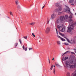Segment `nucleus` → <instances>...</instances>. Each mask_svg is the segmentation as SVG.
<instances>
[{"instance_id":"obj_1","label":"nucleus","mask_w":76,"mask_h":76,"mask_svg":"<svg viewBox=\"0 0 76 76\" xmlns=\"http://www.w3.org/2000/svg\"><path fill=\"white\" fill-rule=\"evenodd\" d=\"M68 22H69V23L70 26H69V27L68 28V29L67 30V32H69L70 34H73V33L72 32V29H73V28H74L73 25H76V22H75L73 23V21L71 19L69 20L68 21Z\"/></svg>"},{"instance_id":"obj_2","label":"nucleus","mask_w":76,"mask_h":76,"mask_svg":"<svg viewBox=\"0 0 76 76\" xmlns=\"http://www.w3.org/2000/svg\"><path fill=\"white\" fill-rule=\"evenodd\" d=\"M65 66L67 68H69V67L70 69H72V68H73V67H74L73 65H70V63H69V62L68 61H66L65 62Z\"/></svg>"},{"instance_id":"obj_3","label":"nucleus","mask_w":76,"mask_h":76,"mask_svg":"<svg viewBox=\"0 0 76 76\" xmlns=\"http://www.w3.org/2000/svg\"><path fill=\"white\" fill-rule=\"evenodd\" d=\"M70 64H74L73 66L74 68H76V63L74 59H71L69 61Z\"/></svg>"},{"instance_id":"obj_4","label":"nucleus","mask_w":76,"mask_h":76,"mask_svg":"<svg viewBox=\"0 0 76 76\" xmlns=\"http://www.w3.org/2000/svg\"><path fill=\"white\" fill-rule=\"evenodd\" d=\"M65 19V17H64V16H61L59 18V20H58L57 21V23L59 22V21H60V20H61V21H63Z\"/></svg>"},{"instance_id":"obj_5","label":"nucleus","mask_w":76,"mask_h":76,"mask_svg":"<svg viewBox=\"0 0 76 76\" xmlns=\"http://www.w3.org/2000/svg\"><path fill=\"white\" fill-rule=\"evenodd\" d=\"M55 6H56V7H58V8H60L62 7V5H61L60 3H56L55 4Z\"/></svg>"},{"instance_id":"obj_6","label":"nucleus","mask_w":76,"mask_h":76,"mask_svg":"<svg viewBox=\"0 0 76 76\" xmlns=\"http://www.w3.org/2000/svg\"><path fill=\"white\" fill-rule=\"evenodd\" d=\"M56 18V14L54 13L52 14L51 15V18L52 20L55 19Z\"/></svg>"},{"instance_id":"obj_7","label":"nucleus","mask_w":76,"mask_h":76,"mask_svg":"<svg viewBox=\"0 0 76 76\" xmlns=\"http://www.w3.org/2000/svg\"><path fill=\"white\" fill-rule=\"evenodd\" d=\"M50 27H48L46 28V30H45V32L47 34H48L49 32H50Z\"/></svg>"},{"instance_id":"obj_8","label":"nucleus","mask_w":76,"mask_h":76,"mask_svg":"<svg viewBox=\"0 0 76 76\" xmlns=\"http://www.w3.org/2000/svg\"><path fill=\"white\" fill-rule=\"evenodd\" d=\"M61 10H62V8H58V9H56L55 10V11L56 12H61Z\"/></svg>"},{"instance_id":"obj_9","label":"nucleus","mask_w":76,"mask_h":76,"mask_svg":"<svg viewBox=\"0 0 76 76\" xmlns=\"http://www.w3.org/2000/svg\"><path fill=\"white\" fill-rule=\"evenodd\" d=\"M66 6V9H65V12H70V9H69V8L68 7V6Z\"/></svg>"},{"instance_id":"obj_10","label":"nucleus","mask_w":76,"mask_h":76,"mask_svg":"<svg viewBox=\"0 0 76 76\" xmlns=\"http://www.w3.org/2000/svg\"><path fill=\"white\" fill-rule=\"evenodd\" d=\"M62 27H63V24H61L59 25H58L57 26V27L58 29L61 28Z\"/></svg>"},{"instance_id":"obj_11","label":"nucleus","mask_w":76,"mask_h":76,"mask_svg":"<svg viewBox=\"0 0 76 76\" xmlns=\"http://www.w3.org/2000/svg\"><path fill=\"white\" fill-rule=\"evenodd\" d=\"M57 37H58V38H60L61 40V41H66V40H65V39L61 38V37L60 36L58 35L57 36Z\"/></svg>"},{"instance_id":"obj_12","label":"nucleus","mask_w":76,"mask_h":76,"mask_svg":"<svg viewBox=\"0 0 76 76\" xmlns=\"http://www.w3.org/2000/svg\"><path fill=\"white\" fill-rule=\"evenodd\" d=\"M15 4H16V5H18V4H19V0H16L15 1Z\"/></svg>"},{"instance_id":"obj_13","label":"nucleus","mask_w":76,"mask_h":76,"mask_svg":"<svg viewBox=\"0 0 76 76\" xmlns=\"http://www.w3.org/2000/svg\"><path fill=\"white\" fill-rule=\"evenodd\" d=\"M61 32H64L65 31V28H63L61 29Z\"/></svg>"},{"instance_id":"obj_14","label":"nucleus","mask_w":76,"mask_h":76,"mask_svg":"<svg viewBox=\"0 0 76 76\" xmlns=\"http://www.w3.org/2000/svg\"><path fill=\"white\" fill-rule=\"evenodd\" d=\"M70 51L69 50V51H68L66 52H65L63 54V55H64V54H67V53H70Z\"/></svg>"},{"instance_id":"obj_15","label":"nucleus","mask_w":76,"mask_h":76,"mask_svg":"<svg viewBox=\"0 0 76 76\" xmlns=\"http://www.w3.org/2000/svg\"><path fill=\"white\" fill-rule=\"evenodd\" d=\"M35 23V22H32L31 23H30L29 24L30 25H32L33 26V25H34V24Z\"/></svg>"},{"instance_id":"obj_16","label":"nucleus","mask_w":76,"mask_h":76,"mask_svg":"<svg viewBox=\"0 0 76 76\" xmlns=\"http://www.w3.org/2000/svg\"><path fill=\"white\" fill-rule=\"evenodd\" d=\"M57 42L58 44V45H60V44H61V43H60V42L59 41H57Z\"/></svg>"},{"instance_id":"obj_17","label":"nucleus","mask_w":76,"mask_h":76,"mask_svg":"<svg viewBox=\"0 0 76 76\" xmlns=\"http://www.w3.org/2000/svg\"><path fill=\"white\" fill-rule=\"evenodd\" d=\"M66 75L67 76H70V74L69 72H68L66 74Z\"/></svg>"},{"instance_id":"obj_18","label":"nucleus","mask_w":76,"mask_h":76,"mask_svg":"<svg viewBox=\"0 0 76 76\" xmlns=\"http://www.w3.org/2000/svg\"><path fill=\"white\" fill-rule=\"evenodd\" d=\"M55 65H56V66H57V67H60V65H59L58 64L55 63Z\"/></svg>"},{"instance_id":"obj_19","label":"nucleus","mask_w":76,"mask_h":76,"mask_svg":"<svg viewBox=\"0 0 76 76\" xmlns=\"http://www.w3.org/2000/svg\"><path fill=\"white\" fill-rule=\"evenodd\" d=\"M74 1V0H70L69 3H72Z\"/></svg>"},{"instance_id":"obj_20","label":"nucleus","mask_w":76,"mask_h":76,"mask_svg":"<svg viewBox=\"0 0 76 76\" xmlns=\"http://www.w3.org/2000/svg\"><path fill=\"white\" fill-rule=\"evenodd\" d=\"M65 38H66V39L67 40V41L68 42H70V40H69V39H68L66 37H64Z\"/></svg>"},{"instance_id":"obj_21","label":"nucleus","mask_w":76,"mask_h":76,"mask_svg":"<svg viewBox=\"0 0 76 76\" xmlns=\"http://www.w3.org/2000/svg\"><path fill=\"white\" fill-rule=\"evenodd\" d=\"M64 44H65V45H69V43H64Z\"/></svg>"},{"instance_id":"obj_22","label":"nucleus","mask_w":76,"mask_h":76,"mask_svg":"<svg viewBox=\"0 0 76 76\" xmlns=\"http://www.w3.org/2000/svg\"><path fill=\"white\" fill-rule=\"evenodd\" d=\"M65 16L66 19H68V18H69V16H68V15H66Z\"/></svg>"},{"instance_id":"obj_23","label":"nucleus","mask_w":76,"mask_h":76,"mask_svg":"<svg viewBox=\"0 0 76 76\" xmlns=\"http://www.w3.org/2000/svg\"><path fill=\"white\" fill-rule=\"evenodd\" d=\"M19 42H20V44H22V40H21V39H19Z\"/></svg>"},{"instance_id":"obj_24","label":"nucleus","mask_w":76,"mask_h":76,"mask_svg":"<svg viewBox=\"0 0 76 76\" xmlns=\"http://www.w3.org/2000/svg\"><path fill=\"white\" fill-rule=\"evenodd\" d=\"M67 59H68V57H65V58H64V60H67Z\"/></svg>"},{"instance_id":"obj_25","label":"nucleus","mask_w":76,"mask_h":76,"mask_svg":"<svg viewBox=\"0 0 76 76\" xmlns=\"http://www.w3.org/2000/svg\"><path fill=\"white\" fill-rule=\"evenodd\" d=\"M23 38H25V39H28V37H27V36L24 37H23Z\"/></svg>"},{"instance_id":"obj_26","label":"nucleus","mask_w":76,"mask_h":76,"mask_svg":"<svg viewBox=\"0 0 76 76\" xmlns=\"http://www.w3.org/2000/svg\"><path fill=\"white\" fill-rule=\"evenodd\" d=\"M17 8L18 9H20V6L19 5H18L17 6Z\"/></svg>"},{"instance_id":"obj_27","label":"nucleus","mask_w":76,"mask_h":76,"mask_svg":"<svg viewBox=\"0 0 76 76\" xmlns=\"http://www.w3.org/2000/svg\"><path fill=\"white\" fill-rule=\"evenodd\" d=\"M72 18H73V17L72 16V15H70L69 17V18H70V19H72Z\"/></svg>"},{"instance_id":"obj_28","label":"nucleus","mask_w":76,"mask_h":76,"mask_svg":"<svg viewBox=\"0 0 76 76\" xmlns=\"http://www.w3.org/2000/svg\"><path fill=\"white\" fill-rule=\"evenodd\" d=\"M59 34L61 35L62 36H64V34H62L61 33H60V32H59Z\"/></svg>"},{"instance_id":"obj_29","label":"nucleus","mask_w":76,"mask_h":76,"mask_svg":"<svg viewBox=\"0 0 76 76\" xmlns=\"http://www.w3.org/2000/svg\"><path fill=\"white\" fill-rule=\"evenodd\" d=\"M10 15H12V16H13V14H12V12H11V11H10Z\"/></svg>"},{"instance_id":"obj_30","label":"nucleus","mask_w":76,"mask_h":76,"mask_svg":"<svg viewBox=\"0 0 76 76\" xmlns=\"http://www.w3.org/2000/svg\"><path fill=\"white\" fill-rule=\"evenodd\" d=\"M53 65H52L51 66V67L50 68V70H52L53 69Z\"/></svg>"},{"instance_id":"obj_31","label":"nucleus","mask_w":76,"mask_h":76,"mask_svg":"<svg viewBox=\"0 0 76 76\" xmlns=\"http://www.w3.org/2000/svg\"><path fill=\"white\" fill-rule=\"evenodd\" d=\"M56 33L57 35H58V31H57V29L56 28Z\"/></svg>"},{"instance_id":"obj_32","label":"nucleus","mask_w":76,"mask_h":76,"mask_svg":"<svg viewBox=\"0 0 76 76\" xmlns=\"http://www.w3.org/2000/svg\"><path fill=\"white\" fill-rule=\"evenodd\" d=\"M55 72H56V71H55V68H54L53 69V73L54 74H55Z\"/></svg>"},{"instance_id":"obj_33","label":"nucleus","mask_w":76,"mask_h":76,"mask_svg":"<svg viewBox=\"0 0 76 76\" xmlns=\"http://www.w3.org/2000/svg\"><path fill=\"white\" fill-rule=\"evenodd\" d=\"M61 12H59L58 13V15H60L61 14Z\"/></svg>"},{"instance_id":"obj_34","label":"nucleus","mask_w":76,"mask_h":76,"mask_svg":"<svg viewBox=\"0 0 76 76\" xmlns=\"http://www.w3.org/2000/svg\"><path fill=\"white\" fill-rule=\"evenodd\" d=\"M32 35H33V36H34V37H35V35H34V34L33 33H32Z\"/></svg>"},{"instance_id":"obj_35","label":"nucleus","mask_w":76,"mask_h":76,"mask_svg":"<svg viewBox=\"0 0 76 76\" xmlns=\"http://www.w3.org/2000/svg\"><path fill=\"white\" fill-rule=\"evenodd\" d=\"M23 48L24 50H25V46L24 45L23 46Z\"/></svg>"},{"instance_id":"obj_36","label":"nucleus","mask_w":76,"mask_h":76,"mask_svg":"<svg viewBox=\"0 0 76 76\" xmlns=\"http://www.w3.org/2000/svg\"><path fill=\"white\" fill-rule=\"evenodd\" d=\"M32 50V48H29V50L30 51V50Z\"/></svg>"},{"instance_id":"obj_37","label":"nucleus","mask_w":76,"mask_h":76,"mask_svg":"<svg viewBox=\"0 0 76 76\" xmlns=\"http://www.w3.org/2000/svg\"><path fill=\"white\" fill-rule=\"evenodd\" d=\"M45 5L43 6L42 7V9L43 8H44V7H45Z\"/></svg>"},{"instance_id":"obj_38","label":"nucleus","mask_w":76,"mask_h":76,"mask_svg":"<svg viewBox=\"0 0 76 76\" xmlns=\"http://www.w3.org/2000/svg\"><path fill=\"white\" fill-rule=\"evenodd\" d=\"M25 51H27V47L25 48Z\"/></svg>"},{"instance_id":"obj_39","label":"nucleus","mask_w":76,"mask_h":76,"mask_svg":"<svg viewBox=\"0 0 76 76\" xmlns=\"http://www.w3.org/2000/svg\"><path fill=\"white\" fill-rule=\"evenodd\" d=\"M18 45V43H15V47H17V46Z\"/></svg>"},{"instance_id":"obj_40","label":"nucleus","mask_w":76,"mask_h":76,"mask_svg":"<svg viewBox=\"0 0 76 76\" xmlns=\"http://www.w3.org/2000/svg\"><path fill=\"white\" fill-rule=\"evenodd\" d=\"M71 53H72V54H75V53H74V52H71Z\"/></svg>"},{"instance_id":"obj_41","label":"nucleus","mask_w":76,"mask_h":76,"mask_svg":"<svg viewBox=\"0 0 76 76\" xmlns=\"http://www.w3.org/2000/svg\"><path fill=\"white\" fill-rule=\"evenodd\" d=\"M48 23H49V20H48V23H47V24H48Z\"/></svg>"},{"instance_id":"obj_42","label":"nucleus","mask_w":76,"mask_h":76,"mask_svg":"<svg viewBox=\"0 0 76 76\" xmlns=\"http://www.w3.org/2000/svg\"><path fill=\"white\" fill-rule=\"evenodd\" d=\"M74 51H76V49H74Z\"/></svg>"},{"instance_id":"obj_43","label":"nucleus","mask_w":76,"mask_h":76,"mask_svg":"<svg viewBox=\"0 0 76 76\" xmlns=\"http://www.w3.org/2000/svg\"><path fill=\"white\" fill-rule=\"evenodd\" d=\"M54 58H53L52 59V60H54Z\"/></svg>"},{"instance_id":"obj_44","label":"nucleus","mask_w":76,"mask_h":76,"mask_svg":"<svg viewBox=\"0 0 76 76\" xmlns=\"http://www.w3.org/2000/svg\"><path fill=\"white\" fill-rule=\"evenodd\" d=\"M49 60V63H50V59H48Z\"/></svg>"},{"instance_id":"obj_45","label":"nucleus","mask_w":76,"mask_h":76,"mask_svg":"<svg viewBox=\"0 0 76 76\" xmlns=\"http://www.w3.org/2000/svg\"><path fill=\"white\" fill-rule=\"evenodd\" d=\"M53 67H55V66L54 65Z\"/></svg>"},{"instance_id":"obj_46","label":"nucleus","mask_w":76,"mask_h":76,"mask_svg":"<svg viewBox=\"0 0 76 76\" xmlns=\"http://www.w3.org/2000/svg\"><path fill=\"white\" fill-rule=\"evenodd\" d=\"M75 61H76V59H75Z\"/></svg>"},{"instance_id":"obj_47","label":"nucleus","mask_w":76,"mask_h":76,"mask_svg":"<svg viewBox=\"0 0 76 76\" xmlns=\"http://www.w3.org/2000/svg\"><path fill=\"white\" fill-rule=\"evenodd\" d=\"M64 1V0H63Z\"/></svg>"},{"instance_id":"obj_48","label":"nucleus","mask_w":76,"mask_h":76,"mask_svg":"<svg viewBox=\"0 0 76 76\" xmlns=\"http://www.w3.org/2000/svg\"><path fill=\"white\" fill-rule=\"evenodd\" d=\"M21 23H22V22Z\"/></svg>"}]
</instances>
